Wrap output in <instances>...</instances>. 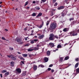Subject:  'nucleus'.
Returning <instances> with one entry per match:
<instances>
[{
  "label": "nucleus",
  "instance_id": "obj_63",
  "mask_svg": "<svg viewBox=\"0 0 79 79\" xmlns=\"http://www.w3.org/2000/svg\"><path fill=\"white\" fill-rule=\"evenodd\" d=\"M5 31H8V30L6 29H5Z\"/></svg>",
  "mask_w": 79,
  "mask_h": 79
},
{
  "label": "nucleus",
  "instance_id": "obj_62",
  "mask_svg": "<svg viewBox=\"0 0 79 79\" xmlns=\"http://www.w3.org/2000/svg\"><path fill=\"white\" fill-rule=\"evenodd\" d=\"M31 32V33H33L34 32V30H32Z\"/></svg>",
  "mask_w": 79,
  "mask_h": 79
},
{
  "label": "nucleus",
  "instance_id": "obj_5",
  "mask_svg": "<svg viewBox=\"0 0 79 79\" xmlns=\"http://www.w3.org/2000/svg\"><path fill=\"white\" fill-rule=\"evenodd\" d=\"M15 72L16 73H19L20 74V73H21V70L19 68L16 69Z\"/></svg>",
  "mask_w": 79,
  "mask_h": 79
},
{
  "label": "nucleus",
  "instance_id": "obj_42",
  "mask_svg": "<svg viewBox=\"0 0 79 79\" xmlns=\"http://www.w3.org/2000/svg\"><path fill=\"white\" fill-rule=\"evenodd\" d=\"M31 44H34V40H32L31 41Z\"/></svg>",
  "mask_w": 79,
  "mask_h": 79
},
{
  "label": "nucleus",
  "instance_id": "obj_31",
  "mask_svg": "<svg viewBox=\"0 0 79 79\" xmlns=\"http://www.w3.org/2000/svg\"><path fill=\"white\" fill-rule=\"evenodd\" d=\"M28 3H29V2H28V1L27 2L25 3V4L24 5L25 6H26V5H28Z\"/></svg>",
  "mask_w": 79,
  "mask_h": 79
},
{
  "label": "nucleus",
  "instance_id": "obj_47",
  "mask_svg": "<svg viewBox=\"0 0 79 79\" xmlns=\"http://www.w3.org/2000/svg\"><path fill=\"white\" fill-rule=\"evenodd\" d=\"M54 69H52L51 70V73H53V72H54Z\"/></svg>",
  "mask_w": 79,
  "mask_h": 79
},
{
  "label": "nucleus",
  "instance_id": "obj_49",
  "mask_svg": "<svg viewBox=\"0 0 79 79\" xmlns=\"http://www.w3.org/2000/svg\"><path fill=\"white\" fill-rule=\"evenodd\" d=\"M75 23V22L74 21H73L72 22V25H73V24H74Z\"/></svg>",
  "mask_w": 79,
  "mask_h": 79
},
{
  "label": "nucleus",
  "instance_id": "obj_30",
  "mask_svg": "<svg viewBox=\"0 0 79 79\" xmlns=\"http://www.w3.org/2000/svg\"><path fill=\"white\" fill-rule=\"evenodd\" d=\"M49 23L50 22L49 21H47V23H46V26H48V24H49Z\"/></svg>",
  "mask_w": 79,
  "mask_h": 79
},
{
  "label": "nucleus",
  "instance_id": "obj_35",
  "mask_svg": "<svg viewBox=\"0 0 79 79\" xmlns=\"http://www.w3.org/2000/svg\"><path fill=\"white\" fill-rule=\"evenodd\" d=\"M75 60L76 61H79V58H77L76 59H75Z\"/></svg>",
  "mask_w": 79,
  "mask_h": 79
},
{
  "label": "nucleus",
  "instance_id": "obj_64",
  "mask_svg": "<svg viewBox=\"0 0 79 79\" xmlns=\"http://www.w3.org/2000/svg\"><path fill=\"white\" fill-rule=\"evenodd\" d=\"M33 33H31L30 34V35H33Z\"/></svg>",
  "mask_w": 79,
  "mask_h": 79
},
{
  "label": "nucleus",
  "instance_id": "obj_24",
  "mask_svg": "<svg viewBox=\"0 0 79 79\" xmlns=\"http://www.w3.org/2000/svg\"><path fill=\"white\" fill-rule=\"evenodd\" d=\"M69 56H66L64 60H68V59H69Z\"/></svg>",
  "mask_w": 79,
  "mask_h": 79
},
{
  "label": "nucleus",
  "instance_id": "obj_28",
  "mask_svg": "<svg viewBox=\"0 0 79 79\" xmlns=\"http://www.w3.org/2000/svg\"><path fill=\"white\" fill-rule=\"evenodd\" d=\"M6 72H7V71H6V70H3L2 71V73H4Z\"/></svg>",
  "mask_w": 79,
  "mask_h": 79
},
{
  "label": "nucleus",
  "instance_id": "obj_21",
  "mask_svg": "<svg viewBox=\"0 0 79 79\" xmlns=\"http://www.w3.org/2000/svg\"><path fill=\"white\" fill-rule=\"evenodd\" d=\"M26 72H23L22 74V76H23L26 75Z\"/></svg>",
  "mask_w": 79,
  "mask_h": 79
},
{
  "label": "nucleus",
  "instance_id": "obj_12",
  "mask_svg": "<svg viewBox=\"0 0 79 79\" xmlns=\"http://www.w3.org/2000/svg\"><path fill=\"white\" fill-rule=\"evenodd\" d=\"M11 58L13 60H14L15 61V60H16V57L12 56L11 57Z\"/></svg>",
  "mask_w": 79,
  "mask_h": 79
},
{
  "label": "nucleus",
  "instance_id": "obj_18",
  "mask_svg": "<svg viewBox=\"0 0 79 79\" xmlns=\"http://www.w3.org/2000/svg\"><path fill=\"white\" fill-rule=\"evenodd\" d=\"M33 50H39V48L36 47H35L34 48H33Z\"/></svg>",
  "mask_w": 79,
  "mask_h": 79
},
{
  "label": "nucleus",
  "instance_id": "obj_27",
  "mask_svg": "<svg viewBox=\"0 0 79 79\" xmlns=\"http://www.w3.org/2000/svg\"><path fill=\"white\" fill-rule=\"evenodd\" d=\"M32 16H36V14L35 13H33V14L31 15Z\"/></svg>",
  "mask_w": 79,
  "mask_h": 79
},
{
  "label": "nucleus",
  "instance_id": "obj_25",
  "mask_svg": "<svg viewBox=\"0 0 79 79\" xmlns=\"http://www.w3.org/2000/svg\"><path fill=\"white\" fill-rule=\"evenodd\" d=\"M2 40H6V41H8V42L9 41V40H6V39H5V38L4 37H2Z\"/></svg>",
  "mask_w": 79,
  "mask_h": 79
},
{
  "label": "nucleus",
  "instance_id": "obj_13",
  "mask_svg": "<svg viewBox=\"0 0 79 79\" xmlns=\"http://www.w3.org/2000/svg\"><path fill=\"white\" fill-rule=\"evenodd\" d=\"M9 74H10V73H9V72H6L5 73L4 76H5L6 77V76H8V75H9Z\"/></svg>",
  "mask_w": 79,
  "mask_h": 79
},
{
  "label": "nucleus",
  "instance_id": "obj_58",
  "mask_svg": "<svg viewBox=\"0 0 79 79\" xmlns=\"http://www.w3.org/2000/svg\"><path fill=\"white\" fill-rule=\"evenodd\" d=\"M32 3L34 4H35V1H34L32 2Z\"/></svg>",
  "mask_w": 79,
  "mask_h": 79
},
{
  "label": "nucleus",
  "instance_id": "obj_54",
  "mask_svg": "<svg viewBox=\"0 0 79 79\" xmlns=\"http://www.w3.org/2000/svg\"><path fill=\"white\" fill-rule=\"evenodd\" d=\"M36 3L37 4H39V1H36Z\"/></svg>",
  "mask_w": 79,
  "mask_h": 79
},
{
  "label": "nucleus",
  "instance_id": "obj_22",
  "mask_svg": "<svg viewBox=\"0 0 79 79\" xmlns=\"http://www.w3.org/2000/svg\"><path fill=\"white\" fill-rule=\"evenodd\" d=\"M19 58H20V60H25L24 58H23V57H22L19 56Z\"/></svg>",
  "mask_w": 79,
  "mask_h": 79
},
{
  "label": "nucleus",
  "instance_id": "obj_50",
  "mask_svg": "<svg viewBox=\"0 0 79 79\" xmlns=\"http://www.w3.org/2000/svg\"><path fill=\"white\" fill-rule=\"evenodd\" d=\"M32 56H33L32 55V54H29V57H32Z\"/></svg>",
  "mask_w": 79,
  "mask_h": 79
},
{
  "label": "nucleus",
  "instance_id": "obj_2",
  "mask_svg": "<svg viewBox=\"0 0 79 79\" xmlns=\"http://www.w3.org/2000/svg\"><path fill=\"white\" fill-rule=\"evenodd\" d=\"M70 34L72 35V36H77V32H76V31L74 30L73 31L70 32Z\"/></svg>",
  "mask_w": 79,
  "mask_h": 79
},
{
  "label": "nucleus",
  "instance_id": "obj_10",
  "mask_svg": "<svg viewBox=\"0 0 79 79\" xmlns=\"http://www.w3.org/2000/svg\"><path fill=\"white\" fill-rule=\"evenodd\" d=\"M44 60L45 62H47V61H48V58L47 57H45Z\"/></svg>",
  "mask_w": 79,
  "mask_h": 79
},
{
  "label": "nucleus",
  "instance_id": "obj_43",
  "mask_svg": "<svg viewBox=\"0 0 79 79\" xmlns=\"http://www.w3.org/2000/svg\"><path fill=\"white\" fill-rule=\"evenodd\" d=\"M56 0H53L52 2L54 3L56 2Z\"/></svg>",
  "mask_w": 79,
  "mask_h": 79
},
{
  "label": "nucleus",
  "instance_id": "obj_8",
  "mask_svg": "<svg viewBox=\"0 0 79 79\" xmlns=\"http://www.w3.org/2000/svg\"><path fill=\"white\" fill-rule=\"evenodd\" d=\"M44 35H40V36L39 37L38 39H39L40 40L41 39H43V38H44Z\"/></svg>",
  "mask_w": 79,
  "mask_h": 79
},
{
  "label": "nucleus",
  "instance_id": "obj_29",
  "mask_svg": "<svg viewBox=\"0 0 79 79\" xmlns=\"http://www.w3.org/2000/svg\"><path fill=\"white\" fill-rule=\"evenodd\" d=\"M54 40L55 38H56V39H58V37L56 35H54Z\"/></svg>",
  "mask_w": 79,
  "mask_h": 79
},
{
  "label": "nucleus",
  "instance_id": "obj_17",
  "mask_svg": "<svg viewBox=\"0 0 79 79\" xmlns=\"http://www.w3.org/2000/svg\"><path fill=\"white\" fill-rule=\"evenodd\" d=\"M10 64L11 65V66H14L15 62H11L10 63Z\"/></svg>",
  "mask_w": 79,
  "mask_h": 79
},
{
  "label": "nucleus",
  "instance_id": "obj_59",
  "mask_svg": "<svg viewBox=\"0 0 79 79\" xmlns=\"http://www.w3.org/2000/svg\"><path fill=\"white\" fill-rule=\"evenodd\" d=\"M0 76L1 77H3L2 76V73L0 74Z\"/></svg>",
  "mask_w": 79,
  "mask_h": 79
},
{
  "label": "nucleus",
  "instance_id": "obj_57",
  "mask_svg": "<svg viewBox=\"0 0 79 79\" xmlns=\"http://www.w3.org/2000/svg\"><path fill=\"white\" fill-rule=\"evenodd\" d=\"M49 79H54V78L53 77H51Z\"/></svg>",
  "mask_w": 79,
  "mask_h": 79
},
{
  "label": "nucleus",
  "instance_id": "obj_34",
  "mask_svg": "<svg viewBox=\"0 0 79 79\" xmlns=\"http://www.w3.org/2000/svg\"><path fill=\"white\" fill-rule=\"evenodd\" d=\"M39 67H41V68H44V66L42 64H40L39 65Z\"/></svg>",
  "mask_w": 79,
  "mask_h": 79
},
{
  "label": "nucleus",
  "instance_id": "obj_45",
  "mask_svg": "<svg viewBox=\"0 0 79 79\" xmlns=\"http://www.w3.org/2000/svg\"><path fill=\"white\" fill-rule=\"evenodd\" d=\"M52 66H53V64H51L49 65V67H52Z\"/></svg>",
  "mask_w": 79,
  "mask_h": 79
},
{
  "label": "nucleus",
  "instance_id": "obj_20",
  "mask_svg": "<svg viewBox=\"0 0 79 79\" xmlns=\"http://www.w3.org/2000/svg\"><path fill=\"white\" fill-rule=\"evenodd\" d=\"M62 47V46H61V45L60 44H58L57 46V48H61Z\"/></svg>",
  "mask_w": 79,
  "mask_h": 79
},
{
  "label": "nucleus",
  "instance_id": "obj_15",
  "mask_svg": "<svg viewBox=\"0 0 79 79\" xmlns=\"http://www.w3.org/2000/svg\"><path fill=\"white\" fill-rule=\"evenodd\" d=\"M47 55L48 56H49L50 55V52L49 51H48L46 52Z\"/></svg>",
  "mask_w": 79,
  "mask_h": 79
},
{
  "label": "nucleus",
  "instance_id": "obj_7",
  "mask_svg": "<svg viewBox=\"0 0 79 79\" xmlns=\"http://www.w3.org/2000/svg\"><path fill=\"white\" fill-rule=\"evenodd\" d=\"M64 6H61L60 7H58V10H62L63 9H64Z\"/></svg>",
  "mask_w": 79,
  "mask_h": 79
},
{
  "label": "nucleus",
  "instance_id": "obj_55",
  "mask_svg": "<svg viewBox=\"0 0 79 79\" xmlns=\"http://www.w3.org/2000/svg\"><path fill=\"white\" fill-rule=\"evenodd\" d=\"M27 30V28H24V31H26Z\"/></svg>",
  "mask_w": 79,
  "mask_h": 79
},
{
  "label": "nucleus",
  "instance_id": "obj_36",
  "mask_svg": "<svg viewBox=\"0 0 79 79\" xmlns=\"http://www.w3.org/2000/svg\"><path fill=\"white\" fill-rule=\"evenodd\" d=\"M76 73H79V68H77L76 70Z\"/></svg>",
  "mask_w": 79,
  "mask_h": 79
},
{
  "label": "nucleus",
  "instance_id": "obj_51",
  "mask_svg": "<svg viewBox=\"0 0 79 79\" xmlns=\"http://www.w3.org/2000/svg\"><path fill=\"white\" fill-rule=\"evenodd\" d=\"M42 2H44H44H46V0H41Z\"/></svg>",
  "mask_w": 79,
  "mask_h": 79
},
{
  "label": "nucleus",
  "instance_id": "obj_23",
  "mask_svg": "<svg viewBox=\"0 0 79 79\" xmlns=\"http://www.w3.org/2000/svg\"><path fill=\"white\" fill-rule=\"evenodd\" d=\"M22 55L23 57H27V54H22Z\"/></svg>",
  "mask_w": 79,
  "mask_h": 79
},
{
  "label": "nucleus",
  "instance_id": "obj_4",
  "mask_svg": "<svg viewBox=\"0 0 79 79\" xmlns=\"http://www.w3.org/2000/svg\"><path fill=\"white\" fill-rule=\"evenodd\" d=\"M15 41H17V42L19 43L20 44H22L23 43V42H21V40L20 38H16Z\"/></svg>",
  "mask_w": 79,
  "mask_h": 79
},
{
  "label": "nucleus",
  "instance_id": "obj_9",
  "mask_svg": "<svg viewBox=\"0 0 79 79\" xmlns=\"http://www.w3.org/2000/svg\"><path fill=\"white\" fill-rule=\"evenodd\" d=\"M69 31V29L68 28H65L64 29L63 31L64 32H68Z\"/></svg>",
  "mask_w": 79,
  "mask_h": 79
},
{
  "label": "nucleus",
  "instance_id": "obj_56",
  "mask_svg": "<svg viewBox=\"0 0 79 79\" xmlns=\"http://www.w3.org/2000/svg\"><path fill=\"white\" fill-rule=\"evenodd\" d=\"M25 40H27V37L25 38Z\"/></svg>",
  "mask_w": 79,
  "mask_h": 79
},
{
  "label": "nucleus",
  "instance_id": "obj_40",
  "mask_svg": "<svg viewBox=\"0 0 79 79\" xmlns=\"http://www.w3.org/2000/svg\"><path fill=\"white\" fill-rule=\"evenodd\" d=\"M69 20H70V21H72V20H74V18H70Z\"/></svg>",
  "mask_w": 79,
  "mask_h": 79
},
{
  "label": "nucleus",
  "instance_id": "obj_6",
  "mask_svg": "<svg viewBox=\"0 0 79 79\" xmlns=\"http://www.w3.org/2000/svg\"><path fill=\"white\" fill-rule=\"evenodd\" d=\"M49 45L51 48H52V47H53L54 46H55V45H54V44L52 43H49Z\"/></svg>",
  "mask_w": 79,
  "mask_h": 79
},
{
  "label": "nucleus",
  "instance_id": "obj_53",
  "mask_svg": "<svg viewBox=\"0 0 79 79\" xmlns=\"http://www.w3.org/2000/svg\"><path fill=\"white\" fill-rule=\"evenodd\" d=\"M48 71H50L51 70V68H48Z\"/></svg>",
  "mask_w": 79,
  "mask_h": 79
},
{
  "label": "nucleus",
  "instance_id": "obj_16",
  "mask_svg": "<svg viewBox=\"0 0 79 79\" xmlns=\"http://www.w3.org/2000/svg\"><path fill=\"white\" fill-rule=\"evenodd\" d=\"M42 15V13H40L38 14V15L37 16V17H39V16H41Z\"/></svg>",
  "mask_w": 79,
  "mask_h": 79
},
{
  "label": "nucleus",
  "instance_id": "obj_1",
  "mask_svg": "<svg viewBox=\"0 0 79 79\" xmlns=\"http://www.w3.org/2000/svg\"><path fill=\"white\" fill-rule=\"evenodd\" d=\"M57 27V24L55 22H52V23L50 25V26L49 27L50 30L53 31L54 29H55Z\"/></svg>",
  "mask_w": 79,
  "mask_h": 79
},
{
  "label": "nucleus",
  "instance_id": "obj_41",
  "mask_svg": "<svg viewBox=\"0 0 79 79\" xmlns=\"http://www.w3.org/2000/svg\"><path fill=\"white\" fill-rule=\"evenodd\" d=\"M9 49L10 50H13V48H9Z\"/></svg>",
  "mask_w": 79,
  "mask_h": 79
},
{
  "label": "nucleus",
  "instance_id": "obj_39",
  "mask_svg": "<svg viewBox=\"0 0 79 79\" xmlns=\"http://www.w3.org/2000/svg\"><path fill=\"white\" fill-rule=\"evenodd\" d=\"M64 15H65V13H62V16H64Z\"/></svg>",
  "mask_w": 79,
  "mask_h": 79
},
{
  "label": "nucleus",
  "instance_id": "obj_26",
  "mask_svg": "<svg viewBox=\"0 0 79 79\" xmlns=\"http://www.w3.org/2000/svg\"><path fill=\"white\" fill-rule=\"evenodd\" d=\"M35 9L36 10H39L40 9V7L38 6H36V7H35Z\"/></svg>",
  "mask_w": 79,
  "mask_h": 79
},
{
  "label": "nucleus",
  "instance_id": "obj_44",
  "mask_svg": "<svg viewBox=\"0 0 79 79\" xmlns=\"http://www.w3.org/2000/svg\"><path fill=\"white\" fill-rule=\"evenodd\" d=\"M21 63H22L23 64H24V61H21Z\"/></svg>",
  "mask_w": 79,
  "mask_h": 79
},
{
  "label": "nucleus",
  "instance_id": "obj_60",
  "mask_svg": "<svg viewBox=\"0 0 79 79\" xmlns=\"http://www.w3.org/2000/svg\"><path fill=\"white\" fill-rule=\"evenodd\" d=\"M42 25H43V26H44V22L43 21H42Z\"/></svg>",
  "mask_w": 79,
  "mask_h": 79
},
{
  "label": "nucleus",
  "instance_id": "obj_61",
  "mask_svg": "<svg viewBox=\"0 0 79 79\" xmlns=\"http://www.w3.org/2000/svg\"><path fill=\"white\" fill-rule=\"evenodd\" d=\"M17 53L18 54H21V53H20L19 52H17Z\"/></svg>",
  "mask_w": 79,
  "mask_h": 79
},
{
  "label": "nucleus",
  "instance_id": "obj_46",
  "mask_svg": "<svg viewBox=\"0 0 79 79\" xmlns=\"http://www.w3.org/2000/svg\"><path fill=\"white\" fill-rule=\"evenodd\" d=\"M38 40L37 39H35L34 40V41L35 42H37Z\"/></svg>",
  "mask_w": 79,
  "mask_h": 79
},
{
  "label": "nucleus",
  "instance_id": "obj_33",
  "mask_svg": "<svg viewBox=\"0 0 79 79\" xmlns=\"http://www.w3.org/2000/svg\"><path fill=\"white\" fill-rule=\"evenodd\" d=\"M59 61H60V62H62L63 61V57H60V60Z\"/></svg>",
  "mask_w": 79,
  "mask_h": 79
},
{
  "label": "nucleus",
  "instance_id": "obj_11",
  "mask_svg": "<svg viewBox=\"0 0 79 79\" xmlns=\"http://www.w3.org/2000/svg\"><path fill=\"white\" fill-rule=\"evenodd\" d=\"M33 51V47L30 48L28 50V52H31Z\"/></svg>",
  "mask_w": 79,
  "mask_h": 79
},
{
  "label": "nucleus",
  "instance_id": "obj_3",
  "mask_svg": "<svg viewBox=\"0 0 79 79\" xmlns=\"http://www.w3.org/2000/svg\"><path fill=\"white\" fill-rule=\"evenodd\" d=\"M50 37L49 38V39L50 40H54V35L53 34L51 33L49 35Z\"/></svg>",
  "mask_w": 79,
  "mask_h": 79
},
{
  "label": "nucleus",
  "instance_id": "obj_48",
  "mask_svg": "<svg viewBox=\"0 0 79 79\" xmlns=\"http://www.w3.org/2000/svg\"><path fill=\"white\" fill-rule=\"evenodd\" d=\"M7 56L8 58H10V57L11 56V55H7Z\"/></svg>",
  "mask_w": 79,
  "mask_h": 79
},
{
  "label": "nucleus",
  "instance_id": "obj_37",
  "mask_svg": "<svg viewBox=\"0 0 79 79\" xmlns=\"http://www.w3.org/2000/svg\"><path fill=\"white\" fill-rule=\"evenodd\" d=\"M53 11H52V12H51V16H53Z\"/></svg>",
  "mask_w": 79,
  "mask_h": 79
},
{
  "label": "nucleus",
  "instance_id": "obj_52",
  "mask_svg": "<svg viewBox=\"0 0 79 79\" xmlns=\"http://www.w3.org/2000/svg\"><path fill=\"white\" fill-rule=\"evenodd\" d=\"M25 47H27L29 46V44H27L25 45Z\"/></svg>",
  "mask_w": 79,
  "mask_h": 79
},
{
  "label": "nucleus",
  "instance_id": "obj_38",
  "mask_svg": "<svg viewBox=\"0 0 79 79\" xmlns=\"http://www.w3.org/2000/svg\"><path fill=\"white\" fill-rule=\"evenodd\" d=\"M58 5V3L57 2H56L54 5V6H56Z\"/></svg>",
  "mask_w": 79,
  "mask_h": 79
},
{
  "label": "nucleus",
  "instance_id": "obj_14",
  "mask_svg": "<svg viewBox=\"0 0 79 79\" xmlns=\"http://www.w3.org/2000/svg\"><path fill=\"white\" fill-rule=\"evenodd\" d=\"M78 66H79V62H77L75 64V68H77V67H78Z\"/></svg>",
  "mask_w": 79,
  "mask_h": 79
},
{
  "label": "nucleus",
  "instance_id": "obj_19",
  "mask_svg": "<svg viewBox=\"0 0 79 79\" xmlns=\"http://www.w3.org/2000/svg\"><path fill=\"white\" fill-rule=\"evenodd\" d=\"M37 66L36 65H35L34 66L33 69L34 70V71H36V70H37Z\"/></svg>",
  "mask_w": 79,
  "mask_h": 79
},
{
  "label": "nucleus",
  "instance_id": "obj_32",
  "mask_svg": "<svg viewBox=\"0 0 79 79\" xmlns=\"http://www.w3.org/2000/svg\"><path fill=\"white\" fill-rule=\"evenodd\" d=\"M43 26L42 25H40V27H39L40 29L42 28V27H43Z\"/></svg>",
  "mask_w": 79,
  "mask_h": 79
}]
</instances>
